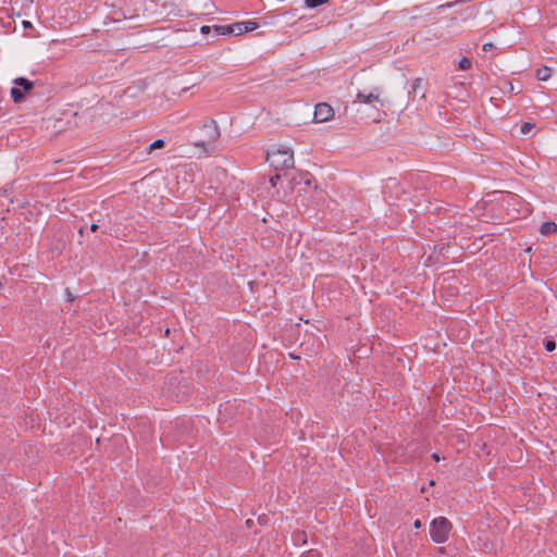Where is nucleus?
<instances>
[{"mask_svg":"<svg viewBox=\"0 0 557 557\" xmlns=\"http://www.w3.org/2000/svg\"><path fill=\"white\" fill-rule=\"evenodd\" d=\"M267 160L275 170H287L294 166V153L284 146H278L268 150Z\"/></svg>","mask_w":557,"mask_h":557,"instance_id":"nucleus-1","label":"nucleus"},{"mask_svg":"<svg viewBox=\"0 0 557 557\" xmlns=\"http://www.w3.org/2000/svg\"><path fill=\"white\" fill-rule=\"evenodd\" d=\"M451 530V523L444 517L435 518L430 525V535L435 543L447 541Z\"/></svg>","mask_w":557,"mask_h":557,"instance_id":"nucleus-2","label":"nucleus"},{"mask_svg":"<svg viewBox=\"0 0 557 557\" xmlns=\"http://www.w3.org/2000/svg\"><path fill=\"white\" fill-rule=\"evenodd\" d=\"M13 84L15 86L11 89V97L15 103L22 102L25 94L34 88V83L24 77L15 78Z\"/></svg>","mask_w":557,"mask_h":557,"instance_id":"nucleus-3","label":"nucleus"},{"mask_svg":"<svg viewBox=\"0 0 557 557\" xmlns=\"http://www.w3.org/2000/svg\"><path fill=\"white\" fill-rule=\"evenodd\" d=\"M333 116H334V110L329 103L321 102L315 106L314 116H313L314 122H317V123L327 122Z\"/></svg>","mask_w":557,"mask_h":557,"instance_id":"nucleus-4","label":"nucleus"},{"mask_svg":"<svg viewBox=\"0 0 557 557\" xmlns=\"http://www.w3.org/2000/svg\"><path fill=\"white\" fill-rule=\"evenodd\" d=\"M203 131L208 140L213 141L220 136V131L214 120H209L203 124Z\"/></svg>","mask_w":557,"mask_h":557,"instance_id":"nucleus-5","label":"nucleus"},{"mask_svg":"<svg viewBox=\"0 0 557 557\" xmlns=\"http://www.w3.org/2000/svg\"><path fill=\"white\" fill-rule=\"evenodd\" d=\"M355 102L359 103H373V102H381L379 92H358L356 96Z\"/></svg>","mask_w":557,"mask_h":557,"instance_id":"nucleus-6","label":"nucleus"},{"mask_svg":"<svg viewBox=\"0 0 557 557\" xmlns=\"http://www.w3.org/2000/svg\"><path fill=\"white\" fill-rule=\"evenodd\" d=\"M541 234L550 235L557 232V224L555 222H544L540 228Z\"/></svg>","mask_w":557,"mask_h":557,"instance_id":"nucleus-7","label":"nucleus"},{"mask_svg":"<svg viewBox=\"0 0 557 557\" xmlns=\"http://www.w3.org/2000/svg\"><path fill=\"white\" fill-rule=\"evenodd\" d=\"M552 76V70L547 66H542L536 71V78L539 81H547Z\"/></svg>","mask_w":557,"mask_h":557,"instance_id":"nucleus-8","label":"nucleus"},{"mask_svg":"<svg viewBox=\"0 0 557 557\" xmlns=\"http://www.w3.org/2000/svg\"><path fill=\"white\" fill-rule=\"evenodd\" d=\"M330 0H305V7L308 9H314L320 5L326 4Z\"/></svg>","mask_w":557,"mask_h":557,"instance_id":"nucleus-9","label":"nucleus"},{"mask_svg":"<svg viewBox=\"0 0 557 557\" xmlns=\"http://www.w3.org/2000/svg\"><path fill=\"white\" fill-rule=\"evenodd\" d=\"M232 29H233L232 25L214 26V30L219 35H231V34H233Z\"/></svg>","mask_w":557,"mask_h":557,"instance_id":"nucleus-10","label":"nucleus"},{"mask_svg":"<svg viewBox=\"0 0 557 557\" xmlns=\"http://www.w3.org/2000/svg\"><path fill=\"white\" fill-rule=\"evenodd\" d=\"M232 27H233L232 33L234 35L245 34L244 22L234 23V24H232Z\"/></svg>","mask_w":557,"mask_h":557,"instance_id":"nucleus-11","label":"nucleus"},{"mask_svg":"<svg viewBox=\"0 0 557 557\" xmlns=\"http://www.w3.org/2000/svg\"><path fill=\"white\" fill-rule=\"evenodd\" d=\"M258 27V23L253 21H245L244 22V30L245 33L255 30Z\"/></svg>","mask_w":557,"mask_h":557,"instance_id":"nucleus-12","label":"nucleus"},{"mask_svg":"<svg viewBox=\"0 0 557 557\" xmlns=\"http://www.w3.org/2000/svg\"><path fill=\"white\" fill-rule=\"evenodd\" d=\"M164 145H165V141L163 139H157L152 144H150L149 149L150 150L161 149L164 147Z\"/></svg>","mask_w":557,"mask_h":557,"instance_id":"nucleus-13","label":"nucleus"},{"mask_svg":"<svg viewBox=\"0 0 557 557\" xmlns=\"http://www.w3.org/2000/svg\"><path fill=\"white\" fill-rule=\"evenodd\" d=\"M471 67V61L467 58H462L459 61V69L462 71L469 70Z\"/></svg>","mask_w":557,"mask_h":557,"instance_id":"nucleus-14","label":"nucleus"},{"mask_svg":"<svg viewBox=\"0 0 557 557\" xmlns=\"http://www.w3.org/2000/svg\"><path fill=\"white\" fill-rule=\"evenodd\" d=\"M533 128H534V125L527 122L521 125L520 132L524 135H528Z\"/></svg>","mask_w":557,"mask_h":557,"instance_id":"nucleus-15","label":"nucleus"},{"mask_svg":"<svg viewBox=\"0 0 557 557\" xmlns=\"http://www.w3.org/2000/svg\"><path fill=\"white\" fill-rule=\"evenodd\" d=\"M555 348H556V344H555V342H554V341H547V342L545 343V349H546L547 351H553V350H555Z\"/></svg>","mask_w":557,"mask_h":557,"instance_id":"nucleus-16","label":"nucleus"},{"mask_svg":"<svg viewBox=\"0 0 557 557\" xmlns=\"http://www.w3.org/2000/svg\"><path fill=\"white\" fill-rule=\"evenodd\" d=\"M421 83V78H416L411 85V90L414 92L420 87Z\"/></svg>","mask_w":557,"mask_h":557,"instance_id":"nucleus-17","label":"nucleus"},{"mask_svg":"<svg viewBox=\"0 0 557 557\" xmlns=\"http://www.w3.org/2000/svg\"><path fill=\"white\" fill-rule=\"evenodd\" d=\"M494 48V45L492 42H486L483 45L482 49L483 51H488Z\"/></svg>","mask_w":557,"mask_h":557,"instance_id":"nucleus-18","label":"nucleus"},{"mask_svg":"<svg viewBox=\"0 0 557 557\" xmlns=\"http://www.w3.org/2000/svg\"><path fill=\"white\" fill-rule=\"evenodd\" d=\"M210 30H211L210 26H207V25H205V26H202V27L200 28L201 34H205V35H206V34H209V33H210Z\"/></svg>","mask_w":557,"mask_h":557,"instance_id":"nucleus-19","label":"nucleus"},{"mask_svg":"<svg viewBox=\"0 0 557 557\" xmlns=\"http://www.w3.org/2000/svg\"><path fill=\"white\" fill-rule=\"evenodd\" d=\"M277 180H280V176H278V175L272 176V177L270 178V183H271V185H272V186H275V185H276Z\"/></svg>","mask_w":557,"mask_h":557,"instance_id":"nucleus-20","label":"nucleus"},{"mask_svg":"<svg viewBox=\"0 0 557 557\" xmlns=\"http://www.w3.org/2000/svg\"><path fill=\"white\" fill-rule=\"evenodd\" d=\"M23 26H24V28H32L33 27V25H32V23L29 21H23Z\"/></svg>","mask_w":557,"mask_h":557,"instance_id":"nucleus-21","label":"nucleus"},{"mask_svg":"<svg viewBox=\"0 0 557 557\" xmlns=\"http://www.w3.org/2000/svg\"><path fill=\"white\" fill-rule=\"evenodd\" d=\"M421 525H422V523H421V521H420V520H416V521H414V523H413V527H414L416 529H420V528H421Z\"/></svg>","mask_w":557,"mask_h":557,"instance_id":"nucleus-22","label":"nucleus"},{"mask_svg":"<svg viewBox=\"0 0 557 557\" xmlns=\"http://www.w3.org/2000/svg\"><path fill=\"white\" fill-rule=\"evenodd\" d=\"M98 227H99V226H98V224L92 223V224L90 225V231L95 232V231H97V230H98Z\"/></svg>","mask_w":557,"mask_h":557,"instance_id":"nucleus-23","label":"nucleus"},{"mask_svg":"<svg viewBox=\"0 0 557 557\" xmlns=\"http://www.w3.org/2000/svg\"><path fill=\"white\" fill-rule=\"evenodd\" d=\"M432 458L435 460V461H438L440 460V456L437 454H433L432 455Z\"/></svg>","mask_w":557,"mask_h":557,"instance_id":"nucleus-24","label":"nucleus"},{"mask_svg":"<svg viewBox=\"0 0 557 557\" xmlns=\"http://www.w3.org/2000/svg\"><path fill=\"white\" fill-rule=\"evenodd\" d=\"M67 294H69V299L72 300L73 298H72V295H71V293L69 290H67Z\"/></svg>","mask_w":557,"mask_h":557,"instance_id":"nucleus-25","label":"nucleus"},{"mask_svg":"<svg viewBox=\"0 0 557 557\" xmlns=\"http://www.w3.org/2000/svg\"><path fill=\"white\" fill-rule=\"evenodd\" d=\"M248 525H251V520H247L246 522Z\"/></svg>","mask_w":557,"mask_h":557,"instance_id":"nucleus-26","label":"nucleus"}]
</instances>
